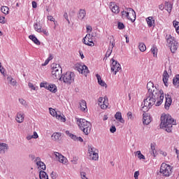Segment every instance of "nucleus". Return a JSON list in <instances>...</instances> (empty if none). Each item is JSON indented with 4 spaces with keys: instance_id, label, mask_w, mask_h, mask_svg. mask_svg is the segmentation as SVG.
<instances>
[{
    "instance_id": "nucleus-1",
    "label": "nucleus",
    "mask_w": 179,
    "mask_h": 179,
    "mask_svg": "<svg viewBox=\"0 0 179 179\" xmlns=\"http://www.w3.org/2000/svg\"><path fill=\"white\" fill-rule=\"evenodd\" d=\"M164 99V95H155L153 94H146L145 99L143 100L144 106L142 107V111L143 113H146V111H149L150 108H152V106H156V107H159V106H162L163 103V100Z\"/></svg>"
},
{
    "instance_id": "nucleus-2",
    "label": "nucleus",
    "mask_w": 179,
    "mask_h": 179,
    "mask_svg": "<svg viewBox=\"0 0 179 179\" xmlns=\"http://www.w3.org/2000/svg\"><path fill=\"white\" fill-rule=\"evenodd\" d=\"M176 120L170 115H162L161 116V128H165V131L171 133L173 125H176Z\"/></svg>"
},
{
    "instance_id": "nucleus-3",
    "label": "nucleus",
    "mask_w": 179,
    "mask_h": 179,
    "mask_svg": "<svg viewBox=\"0 0 179 179\" xmlns=\"http://www.w3.org/2000/svg\"><path fill=\"white\" fill-rule=\"evenodd\" d=\"M76 120L80 129L83 131L85 135H89L92 131V123L86 120V119L76 118Z\"/></svg>"
},
{
    "instance_id": "nucleus-4",
    "label": "nucleus",
    "mask_w": 179,
    "mask_h": 179,
    "mask_svg": "<svg viewBox=\"0 0 179 179\" xmlns=\"http://www.w3.org/2000/svg\"><path fill=\"white\" fill-rule=\"evenodd\" d=\"M121 13L122 19H128L132 23L136 20V13L131 8H127L126 10L122 11Z\"/></svg>"
},
{
    "instance_id": "nucleus-5",
    "label": "nucleus",
    "mask_w": 179,
    "mask_h": 179,
    "mask_svg": "<svg viewBox=\"0 0 179 179\" xmlns=\"http://www.w3.org/2000/svg\"><path fill=\"white\" fill-rule=\"evenodd\" d=\"M60 82H64L66 85H71L75 82V73L68 71L62 74L59 78Z\"/></svg>"
},
{
    "instance_id": "nucleus-6",
    "label": "nucleus",
    "mask_w": 179,
    "mask_h": 179,
    "mask_svg": "<svg viewBox=\"0 0 179 179\" xmlns=\"http://www.w3.org/2000/svg\"><path fill=\"white\" fill-rule=\"evenodd\" d=\"M147 89L148 94H155L158 96H164L163 90L157 89V87H155V84L152 82H149L147 83Z\"/></svg>"
},
{
    "instance_id": "nucleus-7",
    "label": "nucleus",
    "mask_w": 179,
    "mask_h": 179,
    "mask_svg": "<svg viewBox=\"0 0 179 179\" xmlns=\"http://www.w3.org/2000/svg\"><path fill=\"white\" fill-rule=\"evenodd\" d=\"M52 78L59 79L62 76V68L59 64L53 63L52 65Z\"/></svg>"
},
{
    "instance_id": "nucleus-8",
    "label": "nucleus",
    "mask_w": 179,
    "mask_h": 179,
    "mask_svg": "<svg viewBox=\"0 0 179 179\" xmlns=\"http://www.w3.org/2000/svg\"><path fill=\"white\" fill-rule=\"evenodd\" d=\"M166 43L171 48V52H176L177 51V48H178V43L176 41L174 37L171 35H166Z\"/></svg>"
},
{
    "instance_id": "nucleus-9",
    "label": "nucleus",
    "mask_w": 179,
    "mask_h": 179,
    "mask_svg": "<svg viewBox=\"0 0 179 179\" xmlns=\"http://www.w3.org/2000/svg\"><path fill=\"white\" fill-rule=\"evenodd\" d=\"M159 172L165 177H170V176H171V173H173V168L169 164L162 163L159 169Z\"/></svg>"
},
{
    "instance_id": "nucleus-10",
    "label": "nucleus",
    "mask_w": 179,
    "mask_h": 179,
    "mask_svg": "<svg viewBox=\"0 0 179 179\" xmlns=\"http://www.w3.org/2000/svg\"><path fill=\"white\" fill-rule=\"evenodd\" d=\"M97 150L92 145L88 146V153L90 155V159L91 160H99V153L96 152Z\"/></svg>"
},
{
    "instance_id": "nucleus-11",
    "label": "nucleus",
    "mask_w": 179,
    "mask_h": 179,
    "mask_svg": "<svg viewBox=\"0 0 179 179\" xmlns=\"http://www.w3.org/2000/svg\"><path fill=\"white\" fill-rule=\"evenodd\" d=\"M110 61V71L111 72H113L114 75H117V72H120V71H121V64L114 59H112Z\"/></svg>"
},
{
    "instance_id": "nucleus-12",
    "label": "nucleus",
    "mask_w": 179,
    "mask_h": 179,
    "mask_svg": "<svg viewBox=\"0 0 179 179\" xmlns=\"http://www.w3.org/2000/svg\"><path fill=\"white\" fill-rule=\"evenodd\" d=\"M55 157H57L59 163H62L63 164H66L68 162V159L66 157H64V155H61L59 152H55Z\"/></svg>"
},
{
    "instance_id": "nucleus-13",
    "label": "nucleus",
    "mask_w": 179,
    "mask_h": 179,
    "mask_svg": "<svg viewBox=\"0 0 179 179\" xmlns=\"http://www.w3.org/2000/svg\"><path fill=\"white\" fill-rule=\"evenodd\" d=\"M109 7L113 13H120V7L115 4L114 2H110Z\"/></svg>"
},
{
    "instance_id": "nucleus-14",
    "label": "nucleus",
    "mask_w": 179,
    "mask_h": 179,
    "mask_svg": "<svg viewBox=\"0 0 179 179\" xmlns=\"http://www.w3.org/2000/svg\"><path fill=\"white\" fill-rule=\"evenodd\" d=\"M150 122H152V120L150 119V115L148 113L143 114V124L144 125H149Z\"/></svg>"
},
{
    "instance_id": "nucleus-15",
    "label": "nucleus",
    "mask_w": 179,
    "mask_h": 179,
    "mask_svg": "<svg viewBox=\"0 0 179 179\" xmlns=\"http://www.w3.org/2000/svg\"><path fill=\"white\" fill-rule=\"evenodd\" d=\"M62 134L59 132H55L52 134L51 138L52 141H54V142H59L61 141V136Z\"/></svg>"
},
{
    "instance_id": "nucleus-16",
    "label": "nucleus",
    "mask_w": 179,
    "mask_h": 179,
    "mask_svg": "<svg viewBox=\"0 0 179 179\" xmlns=\"http://www.w3.org/2000/svg\"><path fill=\"white\" fill-rule=\"evenodd\" d=\"M35 162H36L38 167H40L41 169V170H45L47 169V167L45 166V164H44V162H41V159H40V157H36Z\"/></svg>"
},
{
    "instance_id": "nucleus-17",
    "label": "nucleus",
    "mask_w": 179,
    "mask_h": 179,
    "mask_svg": "<svg viewBox=\"0 0 179 179\" xmlns=\"http://www.w3.org/2000/svg\"><path fill=\"white\" fill-rule=\"evenodd\" d=\"M46 89L47 90H50L52 93H57L58 92V89L55 84L48 83V87Z\"/></svg>"
},
{
    "instance_id": "nucleus-18",
    "label": "nucleus",
    "mask_w": 179,
    "mask_h": 179,
    "mask_svg": "<svg viewBox=\"0 0 179 179\" xmlns=\"http://www.w3.org/2000/svg\"><path fill=\"white\" fill-rule=\"evenodd\" d=\"M24 114L22 112H18L17 113V116H16V121L17 122H19L20 124H22V122H23V121H24V116H23Z\"/></svg>"
},
{
    "instance_id": "nucleus-19",
    "label": "nucleus",
    "mask_w": 179,
    "mask_h": 179,
    "mask_svg": "<svg viewBox=\"0 0 179 179\" xmlns=\"http://www.w3.org/2000/svg\"><path fill=\"white\" fill-rule=\"evenodd\" d=\"M115 45V43H114V42L110 43L109 44V47L106 53V57L108 58V57H110V55H111V53L113 52V49L114 48V46Z\"/></svg>"
},
{
    "instance_id": "nucleus-20",
    "label": "nucleus",
    "mask_w": 179,
    "mask_h": 179,
    "mask_svg": "<svg viewBox=\"0 0 179 179\" xmlns=\"http://www.w3.org/2000/svg\"><path fill=\"white\" fill-rule=\"evenodd\" d=\"M115 118L117 121H120V122H121V124H124L125 122V120H124V118H122V115L121 114L120 112H117L115 113Z\"/></svg>"
},
{
    "instance_id": "nucleus-21",
    "label": "nucleus",
    "mask_w": 179,
    "mask_h": 179,
    "mask_svg": "<svg viewBox=\"0 0 179 179\" xmlns=\"http://www.w3.org/2000/svg\"><path fill=\"white\" fill-rule=\"evenodd\" d=\"M85 17H86V10H83V9H80L79 10L78 14V18L80 20H83Z\"/></svg>"
},
{
    "instance_id": "nucleus-22",
    "label": "nucleus",
    "mask_w": 179,
    "mask_h": 179,
    "mask_svg": "<svg viewBox=\"0 0 179 179\" xmlns=\"http://www.w3.org/2000/svg\"><path fill=\"white\" fill-rule=\"evenodd\" d=\"M148 27H155V20L153 19V17H148L145 19Z\"/></svg>"
},
{
    "instance_id": "nucleus-23",
    "label": "nucleus",
    "mask_w": 179,
    "mask_h": 179,
    "mask_svg": "<svg viewBox=\"0 0 179 179\" xmlns=\"http://www.w3.org/2000/svg\"><path fill=\"white\" fill-rule=\"evenodd\" d=\"M162 80L164 83V85L167 87V82H169V73H167V71L166 70L164 71Z\"/></svg>"
},
{
    "instance_id": "nucleus-24",
    "label": "nucleus",
    "mask_w": 179,
    "mask_h": 179,
    "mask_svg": "<svg viewBox=\"0 0 179 179\" xmlns=\"http://www.w3.org/2000/svg\"><path fill=\"white\" fill-rule=\"evenodd\" d=\"M29 38L30 40H31V41H33V43H34V44H36V45H40L41 44V43H40V41H38L37 37H36V36H34V35H30L29 36Z\"/></svg>"
},
{
    "instance_id": "nucleus-25",
    "label": "nucleus",
    "mask_w": 179,
    "mask_h": 179,
    "mask_svg": "<svg viewBox=\"0 0 179 179\" xmlns=\"http://www.w3.org/2000/svg\"><path fill=\"white\" fill-rule=\"evenodd\" d=\"M96 76L97 78L99 85H100V86H103V87H107V84H106V83L101 80V76H100L99 74H96Z\"/></svg>"
},
{
    "instance_id": "nucleus-26",
    "label": "nucleus",
    "mask_w": 179,
    "mask_h": 179,
    "mask_svg": "<svg viewBox=\"0 0 179 179\" xmlns=\"http://www.w3.org/2000/svg\"><path fill=\"white\" fill-rule=\"evenodd\" d=\"M80 108L81 111H86V108H87V106L86 105V101L82 100L80 101Z\"/></svg>"
},
{
    "instance_id": "nucleus-27",
    "label": "nucleus",
    "mask_w": 179,
    "mask_h": 179,
    "mask_svg": "<svg viewBox=\"0 0 179 179\" xmlns=\"http://www.w3.org/2000/svg\"><path fill=\"white\" fill-rule=\"evenodd\" d=\"M34 30L38 33H41V24L38 22H35L34 24Z\"/></svg>"
},
{
    "instance_id": "nucleus-28",
    "label": "nucleus",
    "mask_w": 179,
    "mask_h": 179,
    "mask_svg": "<svg viewBox=\"0 0 179 179\" xmlns=\"http://www.w3.org/2000/svg\"><path fill=\"white\" fill-rule=\"evenodd\" d=\"M8 144L3 143H0V153H2V152L5 153V150H8Z\"/></svg>"
},
{
    "instance_id": "nucleus-29",
    "label": "nucleus",
    "mask_w": 179,
    "mask_h": 179,
    "mask_svg": "<svg viewBox=\"0 0 179 179\" xmlns=\"http://www.w3.org/2000/svg\"><path fill=\"white\" fill-rule=\"evenodd\" d=\"M165 9L169 12V13H171V10L173 9V5L171 3L165 2Z\"/></svg>"
},
{
    "instance_id": "nucleus-30",
    "label": "nucleus",
    "mask_w": 179,
    "mask_h": 179,
    "mask_svg": "<svg viewBox=\"0 0 179 179\" xmlns=\"http://www.w3.org/2000/svg\"><path fill=\"white\" fill-rule=\"evenodd\" d=\"M171 103H172L171 98H166V102L164 105L166 110H169V108H170V106H171Z\"/></svg>"
},
{
    "instance_id": "nucleus-31",
    "label": "nucleus",
    "mask_w": 179,
    "mask_h": 179,
    "mask_svg": "<svg viewBox=\"0 0 179 179\" xmlns=\"http://www.w3.org/2000/svg\"><path fill=\"white\" fill-rule=\"evenodd\" d=\"M1 12L4 15H9V7L5 6H1Z\"/></svg>"
},
{
    "instance_id": "nucleus-32",
    "label": "nucleus",
    "mask_w": 179,
    "mask_h": 179,
    "mask_svg": "<svg viewBox=\"0 0 179 179\" xmlns=\"http://www.w3.org/2000/svg\"><path fill=\"white\" fill-rule=\"evenodd\" d=\"M87 42H85V41H83V43L85 44V45H89V47H94V43H93V40L92 38L90 39H87Z\"/></svg>"
},
{
    "instance_id": "nucleus-33",
    "label": "nucleus",
    "mask_w": 179,
    "mask_h": 179,
    "mask_svg": "<svg viewBox=\"0 0 179 179\" xmlns=\"http://www.w3.org/2000/svg\"><path fill=\"white\" fill-rule=\"evenodd\" d=\"M173 83L176 87H179V75H176V78L173 79Z\"/></svg>"
},
{
    "instance_id": "nucleus-34",
    "label": "nucleus",
    "mask_w": 179,
    "mask_h": 179,
    "mask_svg": "<svg viewBox=\"0 0 179 179\" xmlns=\"http://www.w3.org/2000/svg\"><path fill=\"white\" fill-rule=\"evenodd\" d=\"M66 134L68 135V136H69V138H71V139H73V141H77L78 140V136H76V135H74L73 134H71L69 132V131H66Z\"/></svg>"
},
{
    "instance_id": "nucleus-35",
    "label": "nucleus",
    "mask_w": 179,
    "mask_h": 179,
    "mask_svg": "<svg viewBox=\"0 0 179 179\" xmlns=\"http://www.w3.org/2000/svg\"><path fill=\"white\" fill-rule=\"evenodd\" d=\"M108 103H107V101H106V99H104V101L102 102V103H99V106H100L101 108H102V110H106V108H107V107H108Z\"/></svg>"
},
{
    "instance_id": "nucleus-36",
    "label": "nucleus",
    "mask_w": 179,
    "mask_h": 179,
    "mask_svg": "<svg viewBox=\"0 0 179 179\" xmlns=\"http://www.w3.org/2000/svg\"><path fill=\"white\" fill-rule=\"evenodd\" d=\"M173 26L175 27L176 33L179 34V22L174 20L173 22Z\"/></svg>"
},
{
    "instance_id": "nucleus-37",
    "label": "nucleus",
    "mask_w": 179,
    "mask_h": 179,
    "mask_svg": "<svg viewBox=\"0 0 179 179\" xmlns=\"http://www.w3.org/2000/svg\"><path fill=\"white\" fill-rule=\"evenodd\" d=\"M7 80L9 81V83L11 85V86H16V80H13V78L11 76H9L7 78Z\"/></svg>"
},
{
    "instance_id": "nucleus-38",
    "label": "nucleus",
    "mask_w": 179,
    "mask_h": 179,
    "mask_svg": "<svg viewBox=\"0 0 179 179\" xmlns=\"http://www.w3.org/2000/svg\"><path fill=\"white\" fill-rule=\"evenodd\" d=\"M150 148H151V155H153L154 157H156V155H155L156 153V148H155V143H151Z\"/></svg>"
},
{
    "instance_id": "nucleus-39",
    "label": "nucleus",
    "mask_w": 179,
    "mask_h": 179,
    "mask_svg": "<svg viewBox=\"0 0 179 179\" xmlns=\"http://www.w3.org/2000/svg\"><path fill=\"white\" fill-rule=\"evenodd\" d=\"M138 48L141 52L146 51V45L145 43H140L138 45Z\"/></svg>"
},
{
    "instance_id": "nucleus-40",
    "label": "nucleus",
    "mask_w": 179,
    "mask_h": 179,
    "mask_svg": "<svg viewBox=\"0 0 179 179\" xmlns=\"http://www.w3.org/2000/svg\"><path fill=\"white\" fill-rule=\"evenodd\" d=\"M151 52L153 54V57H156L157 55V48L155 45H153L151 48Z\"/></svg>"
},
{
    "instance_id": "nucleus-41",
    "label": "nucleus",
    "mask_w": 179,
    "mask_h": 179,
    "mask_svg": "<svg viewBox=\"0 0 179 179\" xmlns=\"http://www.w3.org/2000/svg\"><path fill=\"white\" fill-rule=\"evenodd\" d=\"M49 111H50V113L52 115V117H57V115H58V113H57V111L55 110V109L52 108H50Z\"/></svg>"
},
{
    "instance_id": "nucleus-42",
    "label": "nucleus",
    "mask_w": 179,
    "mask_h": 179,
    "mask_svg": "<svg viewBox=\"0 0 179 179\" xmlns=\"http://www.w3.org/2000/svg\"><path fill=\"white\" fill-rule=\"evenodd\" d=\"M136 155H137V157H138L140 160H142V159L145 160V155H143L142 152H141V151H137Z\"/></svg>"
},
{
    "instance_id": "nucleus-43",
    "label": "nucleus",
    "mask_w": 179,
    "mask_h": 179,
    "mask_svg": "<svg viewBox=\"0 0 179 179\" xmlns=\"http://www.w3.org/2000/svg\"><path fill=\"white\" fill-rule=\"evenodd\" d=\"M89 73V69L86 66V65H83V75H87Z\"/></svg>"
},
{
    "instance_id": "nucleus-44",
    "label": "nucleus",
    "mask_w": 179,
    "mask_h": 179,
    "mask_svg": "<svg viewBox=\"0 0 179 179\" xmlns=\"http://www.w3.org/2000/svg\"><path fill=\"white\" fill-rule=\"evenodd\" d=\"M76 69L79 72V73H83V66H76Z\"/></svg>"
},
{
    "instance_id": "nucleus-45",
    "label": "nucleus",
    "mask_w": 179,
    "mask_h": 179,
    "mask_svg": "<svg viewBox=\"0 0 179 179\" xmlns=\"http://www.w3.org/2000/svg\"><path fill=\"white\" fill-rule=\"evenodd\" d=\"M117 28L119 30H124L125 29V25H124V23L122 22H117Z\"/></svg>"
},
{
    "instance_id": "nucleus-46",
    "label": "nucleus",
    "mask_w": 179,
    "mask_h": 179,
    "mask_svg": "<svg viewBox=\"0 0 179 179\" xmlns=\"http://www.w3.org/2000/svg\"><path fill=\"white\" fill-rule=\"evenodd\" d=\"M56 118L57 120H60L62 122H65V121H66V120L63 116H61V115H57Z\"/></svg>"
},
{
    "instance_id": "nucleus-47",
    "label": "nucleus",
    "mask_w": 179,
    "mask_h": 179,
    "mask_svg": "<svg viewBox=\"0 0 179 179\" xmlns=\"http://www.w3.org/2000/svg\"><path fill=\"white\" fill-rule=\"evenodd\" d=\"M86 176H87V174H86L85 172L83 171V172L80 173V176H81L82 179H88Z\"/></svg>"
},
{
    "instance_id": "nucleus-48",
    "label": "nucleus",
    "mask_w": 179,
    "mask_h": 179,
    "mask_svg": "<svg viewBox=\"0 0 179 179\" xmlns=\"http://www.w3.org/2000/svg\"><path fill=\"white\" fill-rule=\"evenodd\" d=\"M41 87H44L45 89H47L48 86V83H41L40 84Z\"/></svg>"
},
{
    "instance_id": "nucleus-49",
    "label": "nucleus",
    "mask_w": 179,
    "mask_h": 179,
    "mask_svg": "<svg viewBox=\"0 0 179 179\" xmlns=\"http://www.w3.org/2000/svg\"><path fill=\"white\" fill-rule=\"evenodd\" d=\"M127 117L129 120H134V115H132V112H128Z\"/></svg>"
},
{
    "instance_id": "nucleus-50",
    "label": "nucleus",
    "mask_w": 179,
    "mask_h": 179,
    "mask_svg": "<svg viewBox=\"0 0 179 179\" xmlns=\"http://www.w3.org/2000/svg\"><path fill=\"white\" fill-rule=\"evenodd\" d=\"M92 38V35L90 34H87L85 37L83 38V41H85L86 40H89Z\"/></svg>"
},
{
    "instance_id": "nucleus-51",
    "label": "nucleus",
    "mask_w": 179,
    "mask_h": 179,
    "mask_svg": "<svg viewBox=\"0 0 179 179\" xmlns=\"http://www.w3.org/2000/svg\"><path fill=\"white\" fill-rule=\"evenodd\" d=\"M28 86L29 89H31V90H36V87H34V85L31 83H29Z\"/></svg>"
},
{
    "instance_id": "nucleus-52",
    "label": "nucleus",
    "mask_w": 179,
    "mask_h": 179,
    "mask_svg": "<svg viewBox=\"0 0 179 179\" xmlns=\"http://www.w3.org/2000/svg\"><path fill=\"white\" fill-rule=\"evenodd\" d=\"M0 23H1V24H5V23H6L5 21V17H0Z\"/></svg>"
},
{
    "instance_id": "nucleus-53",
    "label": "nucleus",
    "mask_w": 179,
    "mask_h": 179,
    "mask_svg": "<svg viewBox=\"0 0 179 179\" xmlns=\"http://www.w3.org/2000/svg\"><path fill=\"white\" fill-rule=\"evenodd\" d=\"M115 131H117L115 126H112L110 129V131L111 132V134H114V132H115Z\"/></svg>"
},
{
    "instance_id": "nucleus-54",
    "label": "nucleus",
    "mask_w": 179,
    "mask_h": 179,
    "mask_svg": "<svg viewBox=\"0 0 179 179\" xmlns=\"http://www.w3.org/2000/svg\"><path fill=\"white\" fill-rule=\"evenodd\" d=\"M50 176L52 179H57V173L52 171L50 174Z\"/></svg>"
},
{
    "instance_id": "nucleus-55",
    "label": "nucleus",
    "mask_w": 179,
    "mask_h": 179,
    "mask_svg": "<svg viewBox=\"0 0 179 179\" xmlns=\"http://www.w3.org/2000/svg\"><path fill=\"white\" fill-rule=\"evenodd\" d=\"M19 101L20 104H22V106H26V101L24 99H19Z\"/></svg>"
},
{
    "instance_id": "nucleus-56",
    "label": "nucleus",
    "mask_w": 179,
    "mask_h": 179,
    "mask_svg": "<svg viewBox=\"0 0 179 179\" xmlns=\"http://www.w3.org/2000/svg\"><path fill=\"white\" fill-rule=\"evenodd\" d=\"M103 101H104V98L99 97V99H98V104H102Z\"/></svg>"
},
{
    "instance_id": "nucleus-57",
    "label": "nucleus",
    "mask_w": 179,
    "mask_h": 179,
    "mask_svg": "<svg viewBox=\"0 0 179 179\" xmlns=\"http://www.w3.org/2000/svg\"><path fill=\"white\" fill-rule=\"evenodd\" d=\"M48 19L50 22H55V19L54 17H52V15H48Z\"/></svg>"
},
{
    "instance_id": "nucleus-58",
    "label": "nucleus",
    "mask_w": 179,
    "mask_h": 179,
    "mask_svg": "<svg viewBox=\"0 0 179 179\" xmlns=\"http://www.w3.org/2000/svg\"><path fill=\"white\" fill-rule=\"evenodd\" d=\"M138 177H139V171H136L134 173V178H135V179H138Z\"/></svg>"
},
{
    "instance_id": "nucleus-59",
    "label": "nucleus",
    "mask_w": 179,
    "mask_h": 179,
    "mask_svg": "<svg viewBox=\"0 0 179 179\" xmlns=\"http://www.w3.org/2000/svg\"><path fill=\"white\" fill-rule=\"evenodd\" d=\"M159 154H161L162 156H164V157H166V156H167V152H166L163 150L159 151Z\"/></svg>"
},
{
    "instance_id": "nucleus-60",
    "label": "nucleus",
    "mask_w": 179,
    "mask_h": 179,
    "mask_svg": "<svg viewBox=\"0 0 179 179\" xmlns=\"http://www.w3.org/2000/svg\"><path fill=\"white\" fill-rule=\"evenodd\" d=\"M41 33H43V34H45V36H48L50 34L47 31V30L45 29H41Z\"/></svg>"
},
{
    "instance_id": "nucleus-61",
    "label": "nucleus",
    "mask_w": 179,
    "mask_h": 179,
    "mask_svg": "<svg viewBox=\"0 0 179 179\" xmlns=\"http://www.w3.org/2000/svg\"><path fill=\"white\" fill-rule=\"evenodd\" d=\"M32 136H33L34 139H37V138H38V134H37V132L34 131Z\"/></svg>"
},
{
    "instance_id": "nucleus-62",
    "label": "nucleus",
    "mask_w": 179,
    "mask_h": 179,
    "mask_svg": "<svg viewBox=\"0 0 179 179\" xmlns=\"http://www.w3.org/2000/svg\"><path fill=\"white\" fill-rule=\"evenodd\" d=\"M32 8H34V9L37 8V2H36L35 1H32Z\"/></svg>"
},
{
    "instance_id": "nucleus-63",
    "label": "nucleus",
    "mask_w": 179,
    "mask_h": 179,
    "mask_svg": "<svg viewBox=\"0 0 179 179\" xmlns=\"http://www.w3.org/2000/svg\"><path fill=\"white\" fill-rule=\"evenodd\" d=\"M64 17L66 19V20H67L68 23H70L69 19L68 18V14L67 13H64Z\"/></svg>"
},
{
    "instance_id": "nucleus-64",
    "label": "nucleus",
    "mask_w": 179,
    "mask_h": 179,
    "mask_svg": "<svg viewBox=\"0 0 179 179\" xmlns=\"http://www.w3.org/2000/svg\"><path fill=\"white\" fill-rule=\"evenodd\" d=\"M175 150L177 155V159L179 160V150L177 148H175Z\"/></svg>"
}]
</instances>
